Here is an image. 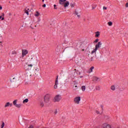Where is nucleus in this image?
Masks as SVG:
<instances>
[{"instance_id":"nucleus-1","label":"nucleus","mask_w":128,"mask_h":128,"mask_svg":"<svg viewBox=\"0 0 128 128\" xmlns=\"http://www.w3.org/2000/svg\"><path fill=\"white\" fill-rule=\"evenodd\" d=\"M34 66V65L32 64H26V65L24 66V70H25L28 71V70H32V68Z\"/></svg>"},{"instance_id":"nucleus-2","label":"nucleus","mask_w":128,"mask_h":128,"mask_svg":"<svg viewBox=\"0 0 128 128\" xmlns=\"http://www.w3.org/2000/svg\"><path fill=\"white\" fill-rule=\"evenodd\" d=\"M60 100H62V96L60 94H57L54 98V102H60Z\"/></svg>"},{"instance_id":"nucleus-3","label":"nucleus","mask_w":128,"mask_h":128,"mask_svg":"<svg viewBox=\"0 0 128 128\" xmlns=\"http://www.w3.org/2000/svg\"><path fill=\"white\" fill-rule=\"evenodd\" d=\"M50 95L48 94H46L44 96V102L46 104H48V102H50Z\"/></svg>"},{"instance_id":"nucleus-4","label":"nucleus","mask_w":128,"mask_h":128,"mask_svg":"<svg viewBox=\"0 0 128 128\" xmlns=\"http://www.w3.org/2000/svg\"><path fill=\"white\" fill-rule=\"evenodd\" d=\"M80 96H77L74 98V102L77 104H80Z\"/></svg>"},{"instance_id":"nucleus-5","label":"nucleus","mask_w":128,"mask_h":128,"mask_svg":"<svg viewBox=\"0 0 128 128\" xmlns=\"http://www.w3.org/2000/svg\"><path fill=\"white\" fill-rule=\"evenodd\" d=\"M58 76H57L56 80H55L54 85V90H56V88H58Z\"/></svg>"},{"instance_id":"nucleus-6","label":"nucleus","mask_w":128,"mask_h":128,"mask_svg":"<svg viewBox=\"0 0 128 128\" xmlns=\"http://www.w3.org/2000/svg\"><path fill=\"white\" fill-rule=\"evenodd\" d=\"M28 54V52L26 50H22V58H24V56H26Z\"/></svg>"},{"instance_id":"nucleus-7","label":"nucleus","mask_w":128,"mask_h":128,"mask_svg":"<svg viewBox=\"0 0 128 128\" xmlns=\"http://www.w3.org/2000/svg\"><path fill=\"white\" fill-rule=\"evenodd\" d=\"M102 42H98V44L96 45L95 48L96 50H98V48H100L102 46Z\"/></svg>"},{"instance_id":"nucleus-8","label":"nucleus","mask_w":128,"mask_h":128,"mask_svg":"<svg viewBox=\"0 0 128 128\" xmlns=\"http://www.w3.org/2000/svg\"><path fill=\"white\" fill-rule=\"evenodd\" d=\"M102 128H112V126H110V124L105 123L102 124Z\"/></svg>"},{"instance_id":"nucleus-9","label":"nucleus","mask_w":128,"mask_h":128,"mask_svg":"<svg viewBox=\"0 0 128 128\" xmlns=\"http://www.w3.org/2000/svg\"><path fill=\"white\" fill-rule=\"evenodd\" d=\"M74 14L77 16V18H80V13H78V10H76L74 11Z\"/></svg>"},{"instance_id":"nucleus-10","label":"nucleus","mask_w":128,"mask_h":128,"mask_svg":"<svg viewBox=\"0 0 128 128\" xmlns=\"http://www.w3.org/2000/svg\"><path fill=\"white\" fill-rule=\"evenodd\" d=\"M8 106H12V104L8 102L5 104L4 108H8Z\"/></svg>"},{"instance_id":"nucleus-11","label":"nucleus","mask_w":128,"mask_h":128,"mask_svg":"<svg viewBox=\"0 0 128 128\" xmlns=\"http://www.w3.org/2000/svg\"><path fill=\"white\" fill-rule=\"evenodd\" d=\"M35 74H36V76L38 75L39 72H40V68H35Z\"/></svg>"},{"instance_id":"nucleus-12","label":"nucleus","mask_w":128,"mask_h":128,"mask_svg":"<svg viewBox=\"0 0 128 128\" xmlns=\"http://www.w3.org/2000/svg\"><path fill=\"white\" fill-rule=\"evenodd\" d=\"M63 4H64V8H66L70 6V2H68V1H66Z\"/></svg>"},{"instance_id":"nucleus-13","label":"nucleus","mask_w":128,"mask_h":128,"mask_svg":"<svg viewBox=\"0 0 128 128\" xmlns=\"http://www.w3.org/2000/svg\"><path fill=\"white\" fill-rule=\"evenodd\" d=\"M100 78H98L96 77V76H93L92 77V80H94V82H98Z\"/></svg>"},{"instance_id":"nucleus-14","label":"nucleus","mask_w":128,"mask_h":128,"mask_svg":"<svg viewBox=\"0 0 128 128\" xmlns=\"http://www.w3.org/2000/svg\"><path fill=\"white\" fill-rule=\"evenodd\" d=\"M66 2V0H60L59 4H64V3Z\"/></svg>"},{"instance_id":"nucleus-15","label":"nucleus","mask_w":128,"mask_h":128,"mask_svg":"<svg viewBox=\"0 0 128 128\" xmlns=\"http://www.w3.org/2000/svg\"><path fill=\"white\" fill-rule=\"evenodd\" d=\"M24 12H25L26 13V14L28 16V12H30L31 10H30V9H28V8H26L25 9V10H24Z\"/></svg>"},{"instance_id":"nucleus-16","label":"nucleus","mask_w":128,"mask_h":128,"mask_svg":"<svg viewBox=\"0 0 128 128\" xmlns=\"http://www.w3.org/2000/svg\"><path fill=\"white\" fill-rule=\"evenodd\" d=\"M96 48H95L90 53V54H96Z\"/></svg>"},{"instance_id":"nucleus-17","label":"nucleus","mask_w":128,"mask_h":128,"mask_svg":"<svg viewBox=\"0 0 128 128\" xmlns=\"http://www.w3.org/2000/svg\"><path fill=\"white\" fill-rule=\"evenodd\" d=\"M94 66H92L90 70H88V74H90V72H92V70H94Z\"/></svg>"},{"instance_id":"nucleus-18","label":"nucleus","mask_w":128,"mask_h":128,"mask_svg":"<svg viewBox=\"0 0 128 128\" xmlns=\"http://www.w3.org/2000/svg\"><path fill=\"white\" fill-rule=\"evenodd\" d=\"M4 14L2 13V15L0 16V20H4Z\"/></svg>"},{"instance_id":"nucleus-19","label":"nucleus","mask_w":128,"mask_h":128,"mask_svg":"<svg viewBox=\"0 0 128 128\" xmlns=\"http://www.w3.org/2000/svg\"><path fill=\"white\" fill-rule=\"evenodd\" d=\"M10 80L11 82H16V78H10Z\"/></svg>"},{"instance_id":"nucleus-20","label":"nucleus","mask_w":128,"mask_h":128,"mask_svg":"<svg viewBox=\"0 0 128 128\" xmlns=\"http://www.w3.org/2000/svg\"><path fill=\"white\" fill-rule=\"evenodd\" d=\"M34 16H36V18H38V16H40V14L38 12L36 11Z\"/></svg>"},{"instance_id":"nucleus-21","label":"nucleus","mask_w":128,"mask_h":128,"mask_svg":"<svg viewBox=\"0 0 128 128\" xmlns=\"http://www.w3.org/2000/svg\"><path fill=\"white\" fill-rule=\"evenodd\" d=\"M96 34L95 35V36L96 38H98L100 36V32H96Z\"/></svg>"},{"instance_id":"nucleus-22","label":"nucleus","mask_w":128,"mask_h":128,"mask_svg":"<svg viewBox=\"0 0 128 128\" xmlns=\"http://www.w3.org/2000/svg\"><path fill=\"white\" fill-rule=\"evenodd\" d=\"M110 89L112 90H116V86L114 85L111 86Z\"/></svg>"},{"instance_id":"nucleus-23","label":"nucleus","mask_w":128,"mask_h":128,"mask_svg":"<svg viewBox=\"0 0 128 128\" xmlns=\"http://www.w3.org/2000/svg\"><path fill=\"white\" fill-rule=\"evenodd\" d=\"M81 90L82 92H84V90H86V86H82L81 88Z\"/></svg>"},{"instance_id":"nucleus-24","label":"nucleus","mask_w":128,"mask_h":128,"mask_svg":"<svg viewBox=\"0 0 128 128\" xmlns=\"http://www.w3.org/2000/svg\"><path fill=\"white\" fill-rule=\"evenodd\" d=\"M26 102H28V99L26 98L23 100V104H26Z\"/></svg>"},{"instance_id":"nucleus-25","label":"nucleus","mask_w":128,"mask_h":128,"mask_svg":"<svg viewBox=\"0 0 128 128\" xmlns=\"http://www.w3.org/2000/svg\"><path fill=\"white\" fill-rule=\"evenodd\" d=\"M16 102H18V100H14L13 102V104L16 106Z\"/></svg>"},{"instance_id":"nucleus-26","label":"nucleus","mask_w":128,"mask_h":128,"mask_svg":"<svg viewBox=\"0 0 128 128\" xmlns=\"http://www.w3.org/2000/svg\"><path fill=\"white\" fill-rule=\"evenodd\" d=\"M16 108H20V106H22L21 104H16V105L15 106Z\"/></svg>"},{"instance_id":"nucleus-27","label":"nucleus","mask_w":128,"mask_h":128,"mask_svg":"<svg viewBox=\"0 0 128 128\" xmlns=\"http://www.w3.org/2000/svg\"><path fill=\"white\" fill-rule=\"evenodd\" d=\"M74 6H76V4L74 3H71L70 4L71 8H74Z\"/></svg>"},{"instance_id":"nucleus-28","label":"nucleus","mask_w":128,"mask_h":128,"mask_svg":"<svg viewBox=\"0 0 128 128\" xmlns=\"http://www.w3.org/2000/svg\"><path fill=\"white\" fill-rule=\"evenodd\" d=\"M56 52H60V46H58L56 49Z\"/></svg>"},{"instance_id":"nucleus-29","label":"nucleus","mask_w":128,"mask_h":128,"mask_svg":"<svg viewBox=\"0 0 128 128\" xmlns=\"http://www.w3.org/2000/svg\"><path fill=\"white\" fill-rule=\"evenodd\" d=\"M108 24L110 26H112V22H108Z\"/></svg>"},{"instance_id":"nucleus-30","label":"nucleus","mask_w":128,"mask_h":128,"mask_svg":"<svg viewBox=\"0 0 128 128\" xmlns=\"http://www.w3.org/2000/svg\"><path fill=\"white\" fill-rule=\"evenodd\" d=\"M96 90H100V86H96Z\"/></svg>"},{"instance_id":"nucleus-31","label":"nucleus","mask_w":128,"mask_h":128,"mask_svg":"<svg viewBox=\"0 0 128 128\" xmlns=\"http://www.w3.org/2000/svg\"><path fill=\"white\" fill-rule=\"evenodd\" d=\"M4 122H2V124L1 125V128H4Z\"/></svg>"},{"instance_id":"nucleus-32","label":"nucleus","mask_w":128,"mask_h":128,"mask_svg":"<svg viewBox=\"0 0 128 128\" xmlns=\"http://www.w3.org/2000/svg\"><path fill=\"white\" fill-rule=\"evenodd\" d=\"M16 54V51H12V54Z\"/></svg>"},{"instance_id":"nucleus-33","label":"nucleus","mask_w":128,"mask_h":128,"mask_svg":"<svg viewBox=\"0 0 128 128\" xmlns=\"http://www.w3.org/2000/svg\"><path fill=\"white\" fill-rule=\"evenodd\" d=\"M44 106V102H40V106L42 107V106Z\"/></svg>"},{"instance_id":"nucleus-34","label":"nucleus","mask_w":128,"mask_h":128,"mask_svg":"<svg viewBox=\"0 0 128 128\" xmlns=\"http://www.w3.org/2000/svg\"><path fill=\"white\" fill-rule=\"evenodd\" d=\"M98 42V39H96L94 41V42Z\"/></svg>"},{"instance_id":"nucleus-35","label":"nucleus","mask_w":128,"mask_h":128,"mask_svg":"<svg viewBox=\"0 0 128 128\" xmlns=\"http://www.w3.org/2000/svg\"><path fill=\"white\" fill-rule=\"evenodd\" d=\"M96 112L98 114H100V112H99V111H98V110H96Z\"/></svg>"},{"instance_id":"nucleus-36","label":"nucleus","mask_w":128,"mask_h":128,"mask_svg":"<svg viewBox=\"0 0 128 128\" xmlns=\"http://www.w3.org/2000/svg\"><path fill=\"white\" fill-rule=\"evenodd\" d=\"M58 114V110H56V111L54 112V114Z\"/></svg>"},{"instance_id":"nucleus-37","label":"nucleus","mask_w":128,"mask_h":128,"mask_svg":"<svg viewBox=\"0 0 128 128\" xmlns=\"http://www.w3.org/2000/svg\"><path fill=\"white\" fill-rule=\"evenodd\" d=\"M126 8H128V2L126 4Z\"/></svg>"},{"instance_id":"nucleus-38","label":"nucleus","mask_w":128,"mask_h":128,"mask_svg":"<svg viewBox=\"0 0 128 128\" xmlns=\"http://www.w3.org/2000/svg\"><path fill=\"white\" fill-rule=\"evenodd\" d=\"M46 4H44L42 6L43 8H46Z\"/></svg>"},{"instance_id":"nucleus-39","label":"nucleus","mask_w":128,"mask_h":128,"mask_svg":"<svg viewBox=\"0 0 128 128\" xmlns=\"http://www.w3.org/2000/svg\"><path fill=\"white\" fill-rule=\"evenodd\" d=\"M32 76V74H27V76Z\"/></svg>"},{"instance_id":"nucleus-40","label":"nucleus","mask_w":128,"mask_h":128,"mask_svg":"<svg viewBox=\"0 0 128 128\" xmlns=\"http://www.w3.org/2000/svg\"><path fill=\"white\" fill-rule=\"evenodd\" d=\"M0 10H2V6H0Z\"/></svg>"},{"instance_id":"nucleus-41","label":"nucleus","mask_w":128,"mask_h":128,"mask_svg":"<svg viewBox=\"0 0 128 128\" xmlns=\"http://www.w3.org/2000/svg\"><path fill=\"white\" fill-rule=\"evenodd\" d=\"M103 8L104 10H106V7H104Z\"/></svg>"},{"instance_id":"nucleus-42","label":"nucleus","mask_w":128,"mask_h":128,"mask_svg":"<svg viewBox=\"0 0 128 128\" xmlns=\"http://www.w3.org/2000/svg\"><path fill=\"white\" fill-rule=\"evenodd\" d=\"M56 5L54 4V8H56Z\"/></svg>"},{"instance_id":"nucleus-43","label":"nucleus","mask_w":128,"mask_h":128,"mask_svg":"<svg viewBox=\"0 0 128 128\" xmlns=\"http://www.w3.org/2000/svg\"><path fill=\"white\" fill-rule=\"evenodd\" d=\"M8 16H12V13H9Z\"/></svg>"},{"instance_id":"nucleus-44","label":"nucleus","mask_w":128,"mask_h":128,"mask_svg":"<svg viewBox=\"0 0 128 128\" xmlns=\"http://www.w3.org/2000/svg\"><path fill=\"white\" fill-rule=\"evenodd\" d=\"M100 108H101L102 110V106H101Z\"/></svg>"},{"instance_id":"nucleus-45","label":"nucleus","mask_w":128,"mask_h":128,"mask_svg":"<svg viewBox=\"0 0 128 128\" xmlns=\"http://www.w3.org/2000/svg\"><path fill=\"white\" fill-rule=\"evenodd\" d=\"M80 78H84V76H81Z\"/></svg>"},{"instance_id":"nucleus-46","label":"nucleus","mask_w":128,"mask_h":128,"mask_svg":"<svg viewBox=\"0 0 128 128\" xmlns=\"http://www.w3.org/2000/svg\"><path fill=\"white\" fill-rule=\"evenodd\" d=\"M84 46L83 44H81V46Z\"/></svg>"},{"instance_id":"nucleus-47","label":"nucleus","mask_w":128,"mask_h":128,"mask_svg":"<svg viewBox=\"0 0 128 128\" xmlns=\"http://www.w3.org/2000/svg\"><path fill=\"white\" fill-rule=\"evenodd\" d=\"M84 49H82V51L84 52Z\"/></svg>"},{"instance_id":"nucleus-48","label":"nucleus","mask_w":128,"mask_h":128,"mask_svg":"<svg viewBox=\"0 0 128 128\" xmlns=\"http://www.w3.org/2000/svg\"><path fill=\"white\" fill-rule=\"evenodd\" d=\"M75 88H78V86H75Z\"/></svg>"},{"instance_id":"nucleus-49","label":"nucleus","mask_w":128,"mask_h":128,"mask_svg":"<svg viewBox=\"0 0 128 128\" xmlns=\"http://www.w3.org/2000/svg\"><path fill=\"white\" fill-rule=\"evenodd\" d=\"M42 2H44V0H42Z\"/></svg>"},{"instance_id":"nucleus-50","label":"nucleus","mask_w":128,"mask_h":128,"mask_svg":"<svg viewBox=\"0 0 128 128\" xmlns=\"http://www.w3.org/2000/svg\"><path fill=\"white\" fill-rule=\"evenodd\" d=\"M85 48H86V46H85Z\"/></svg>"}]
</instances>
